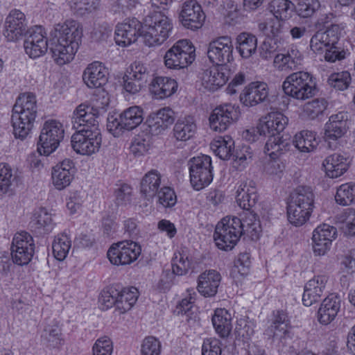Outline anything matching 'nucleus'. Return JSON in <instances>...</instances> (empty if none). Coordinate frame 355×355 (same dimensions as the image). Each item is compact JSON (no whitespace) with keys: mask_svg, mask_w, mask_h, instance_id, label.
Returning a JSON list of instances; mask_svg holds the SVG:
<instances>
[{"mask_svg":"<svg viewBox=\"0 0 355 355\" xmlns=\"http://www.w3.org/2000/svg\"><path fill=\"white\" fill-rule=\"evenodd\" d=\"M320 6L318 0H298L296 11L300 17L306 18L312 16Z\"/></svg>","mask_w":355,"mask_h":355,"instance_id":"61","label":"nucleus"},{"mask_svg":"<svg viewBox=\"0 0 355 355\" xmlns=\"http://www.w3.org/2000/svg\"><path fill=\"white\" fill-rule=\"evenodd\" d=\"M195 47L187 40L178 41L164 55L165 65L169 69H184L195 60Z\"/></svg>","mask_w":355,"mask_h":355,"instance_id":"6","label":"nucleus"},{"mask_svg":"<svg viewBox=\"0 0 355 355\" xmlns=\"http://www.w3.org/2000/svg\"><path fill=\"white\" fill-rule=\"evenodd\" d=\"M63 125L57 120L44 122L39 137L37 151L40 155H49L54 152L64 138Z\"/></svg>","mask_w":355,"mask_h":355,"instance_id":"7","label":"nucleus"},{"mask_svg":"<svg viewBox=\"0 0 355 355\" xmlns=\"http://www.w3.org/2000/svg\"><path fill=\"white\" fill-rule=\"evenodd\" d=\"M337 236L334 226L324 223L318 225L313 232L312 247L315 256L324 255L330 249L331 242Z\"/></svg>","mask_w":355,"mask_h":355,"instance_id":"15","label":"nucleus"},{"mask_svg":"<svg viewBox=\"0 0 355 355\" xmlns=\"http://www.w3.org/2000/svg\"><path fill=\"white\" fill-rule=\"evenodd\" d=\"M190 181L196 190H200L208 186L213 180L211 159L202 155L194 157L189 161Z\"/></svg>","mask_w":355,"mask_h":355,"instance_id":"8","label":"nucleus"},{"mask_svg":"<svg viewBox=\"0 0 355 355\" xmlns=\"http://www.w3.org/2000/svg\"><path fill=\"white\" fill-rule=\"evenodd\" d=\"M31 224L33 228L44 234L50 233L55 226L51 214L43 207L35 211Z\"/></svg>","mask_w":355,"mask_h":355,"instance_id":"39","label":"nucleus"},{"mask_svg":"<svg viewBox=\"0 0 355 355\" xmlns=\"http://www.w3.org/2000/svg\"><path fill=\"white\" fill-rule=\"evenodd\" d=\"M241 219L236 216L223 218L216 226L214 239L216 246L223 250H232L243 234Z\"/></svg>","mask_w":355,"mask_h":355,"instance_id":"5","label":"nucleus"},{"mask_svg":"<svg viewBox=\"0 0 355 355\" xmlns=\"http://www.w3.org/2000/svg\"><path fill=\"white\" fill-rule=\"evenodd\" d=\"M326 174L331 178L341 176L347 170V158L340 153H334L323 162Z\"/></svg>","mask_w":355,"mask_h":355,"instance_id":"36","label":"nucleus"},{"mask_svg":"<svg viewBox=\"0 0 355 355\" xmlns=\"http://www.w3.org/2000/svg\"><path fill=\"white\" fill-rule=\"evenodd\" d=\"M336 202L340 205L346 206L355 201V184L346 183L340 185L335 196Z\"/></svg>","mask_w":355,"mask_h":355,"instance_id":"55","label":"nucleus"},{"mask_svg":"<svg viewBox=\"0 0 355 355\" xmlns=\"http://www.w3.org/2000/svg\"><path fill=\"white\" fill-rule=\"evenodd\" d=\"M302 55L295 46H291L284 53H278L274 58L275 67L280 71H292L301 64Z\"/></svg>","mask_w":355,"mask_h":355,"instance_id":"32","label":"nucleus"},{"mask_svg":"<svg viewBox=\"0 0 355 355\" xmlns=\"http://www.w3.org/2000/svg\"><path fill=\"white\" fill-rule=\"evenodd\" d=\"M68 3L74 14L83 16L96 10L98 0H68Z\"/></svg>","mask_w":355,"mask_h":355,"instance_id":"56","label":"nucleus"},{"mask_svg":"<svg viewBox=\"0 0 355 355\" xmlns=\"http://www.w3.org/2000/svg\"><path fill=\"white\" fill-rule=\"evenodd\" d=\"M75 173L74 164L72 160L66 159L53 168L52 182L54 187L62 190L68 187L73 180Z\"/></svg>","mask_w":355,"mask_h":355,"instance_id":"26","label":"nucleus"},{"mask_svg":"<svg viewBox=\"0 0 355 355\" xmlns=\"http://www.w3.org/2000/svg\"><path fill=\"white\" fill-rule=\"evenodd\" d=\"M329 45H331V44L327 40V36L320 31L316 32L312 36L309 44L311 50L318 54L324 53Z\"/></svg>","mask_w":355,"mask_h":355,"instance_id":"60","label":"nucleus"},{"mask_svg":"<svg viewBox=\"0 0 355 355\" xmlns=\"http://www.w3.org/2000/svg\"><path fill=\"white\" fill-rule=\"evenodd\" d=\"M196 129L193 117L186 116L178 119L175 123L173 127V136L178 141H186L194 136Z\"/></svg>","mask_w":355,"mask_h":355,"instance_id":"37","label":"nucleus"},{"mask_svg":"<svg viewBox=\"0 0 355 355\" xmlns=\"http://www.w3.org/2000/svg\"><path fill=\"white\" fill-rule=\"evenodd\" d=\"M341 300L338 296L331 294L322 302L318 311V320L322 324H330L336 317L340 309Z\"/></svg>","mask_w":355,"mask_h":355,"instance_id":"31","label":"nucleus"},{"mask_svg":"<svg viewBox=\"0 0 355 355\" xmlns=\"http://www.w3.org/2000/svg\"><path fill=\"white\" fill-rule=\"evenodd\" d=\"M259 30L267 37L278 38L288 31V28L285 21L271 19L267 22H261L258 25Z\"/></svg>","mask_w":355,"mask_h":355,"instance_id":"49","label":"nucleus"},{"mask_svg":"<svg viewBox=\"0 0 355 355\" xmlns=\"http://www.w3.org/2000/svg\"><path fill=\"white\" fill-rule=\"evenodd\" d=\"M211 148L220 159H229L234 153V141L229 135L218 137L211 143Z\"/></svg>","mask_w":355,"mask_h":355,"instance_id":"42","label":"nucleus"},{"mask_svg":"<svg viewBox=\"0 0 355 355\" xmlns=\"http://www.w3.org/2000/svg\"><path fill=\"white\" fill-rule=\"evenodd\" d=\"M202 86L207 91L214 92L223 86L228 80L227 71L223 67L213 66L200 73Z\"/></svg>","mask_w":355,"mask_h":355,"instance_id":"23","label":"nucleus"},{"mask_svg":"<svg viewBox=\"0 0 355 355\" xmlns=\"http://www.w3.org/2000/svg\"><path fill=\"white\" fill-rule=\"evenodd\" d=\"M142 121L143 111L138 106H132L121 114V123L127 130L135 128Z\"/></svg>","mask_w":355,"mask_h":355,"instance_id":"48","label":"nucleus"},{"mask_svg":"<svg viewBox=\"0 0 355 355\" xmlns=\"http://www.w3.org/2000/svg\"><path fill=\"white\" fill-rule=\"evenodd\" d=\"M35 252L33 239L26 232L17 233L12 242L11 256L13 263L23 266L28 263Z\"/></svg>","mask_w":355,"mask_h":355,"instance_id":"12","label":"nucleus"},{"mask_svg":"<svg viewBox=\"0 0 355 355\" xmlns=\"http://www.w3.org/2000/svg\"><path fill=\"white\" fill-rule=\"evenodd\" d=\"M71 247V241L65 233L58 234L55 237L52 244L54 257L59 261L64 260Z\"/></svg>","mask_w":355,"mask_h":355,"instance_id":"53","label":"nucleus"},{"mask_svg":"<svg viewBox=\"0 0 355 355\" xmlns=\"http://www.w3.org/2000/svg\"><path fill=\"white\" fill-rule=\"evenodd\" d=\"M49 49L55 62L63 65L73 60L83 37L80 24L73 19L58 24L51 33Z\"/></svg>","mask_w":355,"mask_h":355,"instance_id":"1","label":"nucleus"},{"mask_svg":"<svg viewBox=\"0 0 355 355\" xmlns=\"http://www.w3.org/2000/svg\"><path fill=\"white\" fill-rule=\"evenodd\" d=\"M36 96L33 93L20 94L13 105L11 121L16 138L24 139L31 132L37 115Z\"/></svg>","mask_w":355,"mask_h":355,"instance_id":"2","label":"nucleus"},{"mask_svg":"<svg viewBox=\"0 0 355 355\" xmlns=\"http://www.w3.org/2000/svg\"><path fill=\"white\" fill-rule=\"evenodd\" d=\"M268 96V87L263 82H253L240 94V101L247 107H253L265 101Z\"/></svg>","mask_w":355,"mask_h":355,"instance_id":"22","label":"nucleus"},{"mask_svg":"<svg viewBox=\"0 0 355 355\" xmlns=\"http://www.w3.org/2000/svg\"><path fill=\"white\" fill-rule=\"evenodd\" d=\"M236 49L243 58H250L257 49V39L250 33H240L236 37Z\"/></svg>","mask_w":355,"mask_h":355,"instance_id":"44","label":"nucleus"},{"mask_svg":"<svg viewBox=\"0 0 355 355\" xmlns=\"http://www.w3.org/2000/svg\"><path fill=\"white\" fill-rule=\"evenodd\" d=\"M257 189L252 180L242 182L238 187L236 199L239 206L243 209H250L257 200Z\"/></svg>","mask_w":355,"mask_h":355,"instance_id":"33","label":"nucleus"},{"mask_svg":"<svg viewBox=\"0 0 355 355\" xmlns=\"http://www.w3.org/2000/svg\"><path fill=\"white\" fill-rule=\"evenodd\" d=\"M172 29L173 24L168 17L155 12L144 19L141 36L146 46H159L168 38Z\"/></svg>","mask_w":355,"mask_h":355,"instance_id":"3","label":"nucleus"},{"mask_svg":"<svg viewBox=\"0 0 355 355\" xmlns=\"http://www.w3.org/2000/svg\"><path fill=\"white\" fill-rule=\"evenodd\" d=\"M293 143L296 148L304 153L313 152L318 146L315 134L309 130H303L296 134Z\"/></svg>","mask_w":355,"mask_h":355,"instance_id":"43","label":"nucleus"},{"mask_svg":"<svg viewBox=\"0 0 355 355\" xmlns=\"http://www.w3.org/2000/svg\"><path fill=\"white\" fill-rule=\"evenodd\" d=\"M174 121L173 112L168 107L150 114L146 123L152 135H157L166 130Z\"/></svg>","mask_w":355,"mask_h":355,"instance_id":"27","label":"nucleus"},{"mask_svg":"<svg viewBox=\"0 0 355 355\" xmlns=\"http://www.w3.org/2000/svg\"><path fill=\"white\" fill-rule=\"evenodd\" d=\"M143 29V22L132 18L119 24L115 30V41L118 45L127 46L135 42Z\"/></svg>","mask_w":355,"mask_h":355,"instance_id":"18","label":"nucleus"},{"mask_svg":"<svg viewBox=\"0 0 355 355\" xmlns=\"http://www.w3.org/2000/svg\"><path fill=\"white\" fill-rule=\"evenodd\" d=\"M21 183V178L16 170L7 164H0V191L2 193L14 191Z\"/></svg>","mask_w":355,"mask_h":355,"instance_id":"35","label":"nucleus"},{"mask_svg":"<svg viewBox=\"0 0 355 355\" xmlns=\"http://www.w3.org/2000/svg\"><path fill=\"white\" fill-rule=\"evenodd\" d=\"M179 19L184 27L194 31L202 26L205 15L197 1L190 0L182 4Z\"/></svg>","mask_w":355,"mask_h":355,"instance_id":"14","label":"nucleus"},{"mask_svg":"<svg viewBox=\"0 0 355 355\" xmlns=\"http://www.w3.org/2000/svg\"><path fill=\"white\" fill-rule=\"evenodd\" d=\"M162 344L154 336L144 338L141 347V355H161Z\"/></svg>","mask_w":355,"mask_h":355,"instance_id":"59","label":"nucleus"},{"mask_svg":"<svg viewBox=\"0 0 355 355\" xmlns=\"http://www.w3.org/2000/svg\"><path fill=\"white\" fill-rule=\"evenodd\" d=\"M268 136L269 138L265 145L264 152L272 159H275L279 155L288 150V142L284 139L280 135Z\"/></svg>","mask_w":355,"mask_h":355,"instance_id":"50","label":"nucleus"},{"mask_svg":"<svg viewBox=\"0 0 355 355\" xmlns=\"http://www.w3.org/2000/svg\"><path fill=\"white\" fill-rule=\"evenodd\" d=\"M327 278L318 275L310 279L304 286L302 302L306 306H310L318 302L325 289Z\"/></svg>","mask_w":355,"mask_h":355,"instance_id":"28","label":"nucleus"},{"mask_svg":"<svg viewBox=\"0 0 355 355\" xmlns=\"http://www.w3.org/2000/svg\"><path fill=\"white\" fill-rule=\"evenodd\" d=\"M234 46L230 37L223 36L211 40L207 46V54L211 62L223 67L233 60Z\"/></svg>","mask_w":355,"mask_h":355,"instance_id":"11","label":"nucleus"},{"mask_svg":"<svg viewBox=\"0 0 355 355\" xmlns=\"http://www.w3.org/2000/svg\"><path fill=\"white\" fill-rule=\"evenodd\" d=\"M338 223H343L341 228L345 234L348 236L355 235V209L347 208L336 216Z\"/></svg>","mask_w":355,"mask_h":355,"instance_id":"54","label":"nucleus"},{"mask_svg":"<svg viewBox=\"0 0 355 355\" xmlns=\"http://www.w3.org/2000/svg\"><path fill=\"white\" fill-rule=\"evenodd\" d=\"M221 276L214 270L206 271L198 277V291L205 297L214 296L218 291Z\"/></svg>","mask_w":355,"mask_h":355,"instance_id":"34","label":"nucleus"},{"mask_svg":"<svg viewBox=\"0 0 355 355\" xmlns=\"http://www.w3.org/2000/svg\"><path fill=\"white\" fill-rule=\"evenodd\" d=\"M348 115L340 112L332 114L324 127V139L328 142L335 141L343 137L347 132Z\"/></svg>","mask_w":355,"mask_h":355,"instance_id":"20","label":"nucleus"},{"mask_svg":"<svg viewBox=\"0 0 355 355\" xmlns=\"http://www.w3.org/2000/svg\"><path fill=\"white\" fill-rule=\"evenodd\" d=\"M327 107V102L323 98H316L308 102L304 107V112L312 119L322 114Z\"/></svg>","mask_w":355,"mask_h":355,"instance_id":"63","label":"nucleus"},{"mask_svg":"<svg viewBox=\"0 0 355 355\" xmlns=\"http://www.w3.org/2000/svg\"><path fill=\"white\" fill-rule=\"evenodd\" d=\"M24 46L26 53L31 58H39L46 52L49 43L42 26H35L29 31Z\"/></svg>","mask_w":355,"mask_h":355,"instance_id":"19","label":"nucleus"},{"mask_svg":"<svg viewBox=\"0 0 355 355\" xmlns=\"http://www.w3.org/2000/svg\"><path fill=\"white\" fill-rule=\"evenodd\" d=\"M141 247L132 241H123L113 244L107 251L110 261L114 265H128L137 259Z\"/></svg>","mask_w":355,"mask_h":355,"instance_id":"10","label":"nucleus"},{"mask_svg":"<svg viewBox=\"0 0 355 355\" xmlns=\"http://www.w3.org/2000/svg\"><path fill=\"white\" fill-rule=\"evenodd\" d=\"M117 297H119V290L111 287L107 291L101 293L99 297V302L103 309H107L115 306L117 309Z\"/></svg>","mask_w":355,"mask_h":355,"instance_id":"62","label":"nucleus"},{"mask_svg":"<svg viewBox=\"0 0 355 355\" xmlns=\"http://www.w3.org/2000/svg\"><path fill=\"white\" fill-rule=\"evenodd\" d=\"M278 38L266 37L259 47V56L263 60L270 59L278 50Z\"/></svg>","mask_w":355,"mask_h":355,"instance_id":"58","label":"nucleus"},{"mask_svg":"<svg viewBox=\"0 0 355 355\" xmlns=\"http://www.w3.org/2000/svg\"><path fill=\"white\" fill-rule=\"evenodd\" d=\"M98 114V110L93 107L85 104L79 105L73 113V127L77 130H100Z\"/></svg>","mask_w":355,"mask_h":355,"instance_id":"17","label":"nucleus"},{"mask_svg":"<svg viewBox=\"0 0 355 355\" xmlns=\"http://www.w3.org/2000/svg\"><path fill=\"white\" fill-rule=\"evenodd\" d=\"M41 336L51 347L55 348L63 344L61 329L55 320L45 326Z\"/></svg>","mask_w":355,"mask_h":355,"instance_id":"47","label":"nucleus"},{"mask_svg":"<svg viewBox=\"0 0 355 355\" xmlns=\"http://www.w3.org/2000/svg\"><path fill=\"white\" fill-rule=\"evenodd\" d=\"M108 71L100 62H93L87 65L83 73V80L89 88H99L107 81Z\"/></svg>","mask_w":355,"mask_h":355,"instance_id":"25","label":"nucleus"},{"mask_svg":"<svg viewBox=\"0 0 355 355\" xmlns=\"http://www.w3.org/2000/svg\"><path fill=\"white\" fill-rule=\"evenodd\" d=\"M351 75L347 71L334 73L328 78L329 85L338 90L346 89L351 83Z\"/></svg>","mask_w":355,"mask_h":355,"instance_id":"57","label":"nucleus"},{"mask_svg":"<svg viewBox=\"0 0 355 355\" xmlns=\"http://www.w3.org/2000/svg\"><path fill=\"white\" fill-rule=\"evenodd\" d=\"M190 266L191 261L187 255L180 252H175L172 259V273L169 270L163 272L162 277H166V279L164 280L163 277L161 279V289L164 291L168 289L172 284L173 275H185Z\"/></svg>","mask_w":355,"mask_h":355,"instance_id":"24","label":"nucleus"},{"mask_svg":"<svg viewBox=\"0 0 355 355\" xmlns=\"http://www.w3.org/2000/svg\"><path fill=\"white\" fill-rule=\"evenodd\" d=\"M311 211L302 208L289 202L287 207V216L288 221L296 227L304 225L309 219Z\"/></svg>","mask_w":355,"mask_h":355,"instance_id":"51","label":"nucleus"},{"mask_svg":"<svg viewBox=\"0 0 355 355\" xmlns=\"http://www.w3.org/2000/svg\"><path fill=\"white\" fill-rule=\"evenodd\" d=\"M161 174L157 170H151L142 178L141 193L148 199L153 198L161 185Z\"/></svg>","mask_w":355,"mask_h":355,"instance_id":"40","label":"nucleus"},{"mask_svg":"<svg viewBox=\"0 0 355 355\" xmlns=\"http://www.w3.org/2000/svg\"><path fill=\"white\" fill-rule=\"evenodd\" d=\"M349 53L337 44L329 45L324 52V58L328 62H336L346 58Z\"/></svg>","mask_w":355,"mask_h":355,"instance_id":"64","label":"nucleus"},{"mask_svg":"<svg viewBox=\"0 0 355 355\" xmlns=\"http://www.w3.org/2000/svg\"><path fill=\"white\" fill-rule=\"evenodd\" d=\"M315 195L313 189L307 186H299L291 194L290 201L293 204L313 211Z\"/></svg>","mask_w":355,"mask_h":355,"instance_id":"38","label":"nucleus"},{"mask_svg":"<svg viewBox=\"0 0 355 355\" xmlns=\"http://www.w3.org/2000/svg\"><path fill=\"white\" fill-rule=\"evenodd\" d=\"M288 122V118L283 113L271 112L260 121L257 130L260 135H277L284 130Z\"/></svg>","mask_w":355,"mask_h":355,"instance_id":"21","label":"nucleus"},{"mask_svg":"<svg viewBox=\"0 0 355 355\" xmlns=\"http://www.w3.org/2000/svg\"><path fill=\"white\" fill-rule=\"evenodd\" d=\"M284 93L297 100L311 98L316 92V83L312 74L300 71L288 76L282 84Z\"/></svg>","mask_w":355,"mask_h":355,"instance_id":"4","label":"nucleus"},{"mask_svg":"<svg viewBox=\"0 0 355 355\" xmlns=\"http://www.w3.org/2000/svg\"><path fill=\"white\" fill-rule=\"evenodd\" d=\"M26 28L25 15L19 10H12L5 21L3 35L8 41L15 42L22 37Z\"/></svg>","mask_w":355,"mask_h":355,"instance_id":"16","label":"nucleus"},{"mask_svg":"<svg viewBox=\"0 0 355 355\" xmlns=\"http://www.w3.org/2000/svg\"><path fill=\"white\" fill-rule=\"evenodd\" d=\"M291 327L288 316L283 310L272 312L270 324L266 329L265 334L268 337L281 338L285 336Z\"/></svg>","mask_w":355,"mask_h":355,"instance_id":"30","label":"nucleus"},{"mask_svg":"<svg viewBox=\"0 0 355 355\" xmlns=\"http://www.w3.org/2000/svg\"><path fill=\"white\" fill-rule=\"evenodd\" d=\"M178 83L173 78L157 76L151 81L149 90L156 99H164L172 96L178 89Z\"/></svg>","mask_w":355,"mask_h":355,"instance_id":"29","label":"nucleus"},{"mask_svg":"<svg viewBox=\"0 0 355 355\" xmlns=\"http://www.w3.org/2000/svg\"><path fill=\"white\" fill-rule=\"evenodd\" d=\"M212 323L221 338L228 337L232 329V317L228 311L225 309H216L212 317Z\"/></svg>","mask_w":355,"mask_h":355,"instance_id":"41","label":"nucleus"},{"mask_svg":"<svg viewBox=\"0 0 355 355\" xmlns=\"http://www.w3.org/2000/svg\"><path fill=\"white\" fill-rule=\"evenodd\" d=\"M241 223L243 234H247L252 240L259 238L261 227L257 214L252 212L245 213L244 218L241 219Z\"/></svg>","mask_w":355,"mask_h":355,"instance_id":"45","label":"nucleus"},{"mask_svg":"<svg viewBox=\"0 0 355 355\" xmlns=\"http://www.w3.org/2000/svg\"><path fill=\"white\" fill-rule=\"evenodd\" d=\"M239 107L225 103L216 107L211 112L209 121L211 130L223 132L239 118Z\"/></svg>","mask_w":355,"mask_h":355,"instance_id":"13","label":"nucleus"},{"mask_svg":"<svg viewBox=\"0 0 355 355\" xmlns=\"http://www.w3.org/2000/svg\"><path fill=\"white\" fill-rule=\"evenodd\" d=\"M102 138L101 130H77L71 136V146L78 154L91 155L99 150Z\"/></svg>","mask_w":355,"mask_h":355,"instance_id":"9","label":"nucleus"},{"mask_svg":"<svg viewBox=\"0 0 355 355\" xmlns=\"http://www.w3.org/2000/svg\"><path fill=\"white\" fill-rule=\"evenodd\" d=\"M139 297V291L135 287L124 288L119 290L117 297V310L123 313L129 311L136 303Z\"/></svg>","mask_w":355,"mask_h":355,"instance_id":"46","label":"nucleus"},{"mask_svg":"<svg viewBox=\"0 0 355 355\" xmlns=\"http://www.w3.org/2000/svg\"><path fill=\"white\" fill-rule=\"evenodd\" d=\"M293 4L288 0H272L268 5L269 11L277 19L285 21L293 11Z\"/></svg>","mask_w":355,"mask_h":355,"instance_id":"52","label":"nucleus"}]
</instances>
